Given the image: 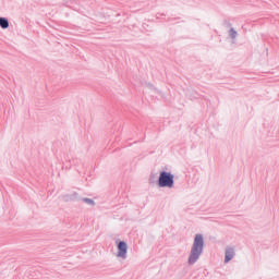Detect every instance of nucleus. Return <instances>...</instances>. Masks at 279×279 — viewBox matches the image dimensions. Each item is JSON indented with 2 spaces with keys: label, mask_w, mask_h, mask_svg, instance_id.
<instances>
[{
  "label": "nucleus",
  "mask_w": 279,
  "mask_h": 279,
  "mask_svg": "<svg viewBox=\"0 0 279 279\" xmlns=\"http://www.w3.org/2000/svg\"><path fill=\"white\" fill-rule=\"evenodd\" d=\"M202 254H204V235L202 233H197L194 238V241L187 257V264L195 265V263L199 260Z\"/></svg>",
  "instance_id": "obj_1"
},
{
  "label": "nucleus",
  "mask_w": 279,
  "mask_h": 279,
  "mask_svg": "<svg viewBox=\"0 0 279 279\" xmlns=\"http://www.w3.org/2000/svg\"><path fill=\"white\" fill-rule=\"evenodd\" d=\"M174 178L171 172L161 171L159 173L158 186L160 189H173L175 184Z\"/></svg>",
  "instance_id": "obj_2"
},
{
  "label": "nucleus",
  "mask_w": 279,
  "mask_h": 279,
  "mask_svg": "<svg viewBox=\"0 0 279 279\" xmlns=\"http://www.w3.org/2000/svg\"><path fill=\"white\" fill-rule=\"evenodd\" d=\"M117 256H118V258H122L123 260H125V258H128V243H125L124 241H120L118 243Z\"/></svg>",
  "instance_id": "obj_3"
},
{
  "label": "nucleus",
  "mask_w": 279,
  "mask_h": 279,
  "mask_svg": "<svg viewBox=\"0 0 279 279\" xmlns=\"http://www.w3.org/2000/svg\"><path fill=\"white\" fill-rule=\"evenodd\" d=\"M234 247L227 246L225 251V263L228 264L230 260H232V258H234Z\"/></svg>",
  "instance_id": "obj_4"
},
{
  "label": "nucleus",
  "mask_w": 279,
  "mask_h": 279,
  "mask_svg": "<svg viewBox=\"0 0 279 279\" xmlns=\"http://www.w3.org/2000/svg\"><path fill=\"white\" fill-rule=\"evenodd\" d=\"M0 27L1 29H8L10 27V21L7 17H0Z\"/></svg>",
  "instance_id": "obj_5"
},
{
  "label": "nucleus",
  "mask_w": 279,
  "mask_h": 279,
  "mask_svg": "<svg viewBox=\"0 0 279 279\" xmlns=\"http://www.w3.org/2000/svg\"><path fill=\"white\" fill-rule=\"evenodd\" d=\"M229 36H230V38H232V40H234L236 38V36H239V33H236V31L231 27L229 29Z\"/></svg>",
  "instance_id": "obj_6"
},
{
  "label": "nucleus",
  "mask_w": 279,
  "mask_h": 279,
  "mask_svg": "<svg viewBox=\"0 0 279 279\" xmlns=\"http://www.w3.org/2000/svg\"><path fill=\"white\" fill-rule=\"evenodd\" d=\"M82 202H84L88 206H95V201H93V198H82Z\"/></svg>",
  "instance_id": "obj_7"
},
{
  "label": "nucleus",
  "mask_w": 279,
  "mask_h": 279,
  "mask_svg": "<svg viewBox=\"0 0 279 279\" xmlns=\"http://www.w3.org/2000/svg\"><path fill=\"white\" fill-rule=\"evenodd\" d=\"M77 198V193H73L72 195H71V199H76Z\"/></svg>",
  "instance_id": "obj_8"
}]
</instances>
